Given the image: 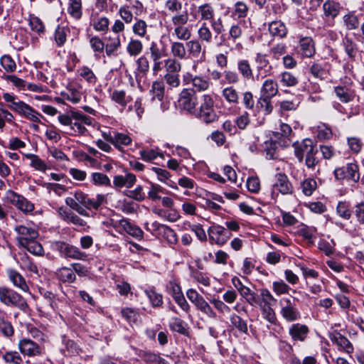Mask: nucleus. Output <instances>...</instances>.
Returning <instances> with one entry per match:
<instances>
[{
  "label": "nucleus",
  "instance_id": "f257e3e1",
  "mask_svg": "<svg viewBox=\"0 0 364 364\" xmlns=\"http://www.w3.org/2000/svg\"><path fill=\"white\" fill-rule=\"evenodd\" d=\"M14 231L19 246L34 255L41 256L44 254L41 244L37 241L39 234L34 225L30 223L18 225L15 226Z\"/></svg>",
  "mask_w": 364,
  "mask_h": 364
},
{
  "label": "nucleus",
  "instance_id": "f03ea898",
  "mask_svg": "<svg viewBox=\"0 0 364 364\" xmlns=\"http://www.w3.org/2000/svg\"><path fill=\"white\" fill-rule=\"evenodd\" d=\"M59 122L66 126L70 135H85L87 132L85 126H91L93 119L80 111L71 110L68 114L58 117Z\"/></svg>",
  "mask_w": 364,
  "mask_h": 364
},
{
  "label": "nucleus",
  "instance_id": "7ed1b4c3",
  "mask_svg": "<svg viewBox=\"0 0 364 364\" xmlns=\"http://www.w3.org/2000/svg\"><path fill=\"white\" fill-rule=\"evenodd\" d=\"M215 102L208 94L202 95L198 108H196L193 115L205 124L213 123L218 119V115L214 109Z\"/></svg>",
  "mask_w": 364,
  "mask_h": 364
},
{
  "label": "nucleus",
  "instance_id": "20e7f679",
  "mask_svg": "<svg viewBox=\"0 0 364 364\" xmlns=\"http://www.w3.org/2000/svg\"><path fill=\"white\" fill-rule=\"evenodd\" d=\"M188 21L189 14L186 11L172 16L171 23L173 26L172 36L178 41H187L191 38V30L186 26Z\"/></svg>",
  "mask_w": 364,
  "mask_h": 364
},
{
  "label": "nucleus",
  "instance_id": "39448f33",
  "mask_svg": "<svg viewBox=\"0 0 364 364\" xmlns=\"http://www.w3.org/2000/svg\"><path fill=\"white\" fill-rule=\"evenodd\" d=\"M0 302L7 306L17 307L25 312L28 309L26 300L21 294L4 286H0Z\"/></svg>",
  "mask_w": 364,
  "mask_h": 364
},
{
  "label": "nucleus",
  "instance_id": "423d86ee",
  "mask_svg": "<svg viewBox=\"0 0 364 364\" xmlns=\"http://www.w3.org/2000/svg\"><path fill=\"white\" fill-rule=\"evenodd\" d=\"M186 296L197 310L210 318H215L216 317V313L213 311V308L196 289H188L186 291Z\"/></svg>",
  "mask_w": 364,
  "mask_h": 364
},
{
  "label": "nucleus",
  "instance_id": "0eeeda50",
  "mask_svg": "<svg viewBox=\"0 0 364 364\" xmlns=\"http://www.w3.org/2000/svg\"><path fill=\"white\" fill-rule=\"evenodd\" d=\"M7 200L23 213H30L34 210L35 206L23 196L9 190L6 193Z\"/></svg>",
  "mask_w": 364,
  "mask_h": 364
},
{
  "label": "nucleus",
  "instance_id": "6e6552de",
  "mask_svg": "<svg viewBox=\"0 0 364 364\" xmlns=\"http://www.w3.org/2000/svg\"><path fill=\"white\" fill-rule=\"evenodd\" d=\"M316 147V144L314 143L310 139H305L301 142L294 144V154L299 161H302L304 156H306V166H312L314 160L311 161L309 157L311 151Z\"/></svg>",
  "mask_w": 364,
  "mask_h": 364
},
{
  "label": "nucleus",
  "instance_id": "1a4fd4ad",
  "mask_svg": "<svg viewBox=\"0 0 364 364\" xmlns=\"http://www.w3.org/2000/svg\"><path fill=\"white\" fill-rule=\"evenodd\" d=\"M178 105L180 109L193 114L197 105L195 90L183 89L179 94Z\"/></svg>",
  "mask_w": 364,
  "mask_h": 364
},
{
  "label": "nucleus",
  "instance_id": "9d476101",
  "mask_svg": "<svg viewBox=\"0 0 364 364\" xmlns=\"http://www.w3.org/2000/svg\"><path fill=\"white\" fill-rule=\"evenodd\" d=\"M55 248L60 252V255L65 258H71L85 261L87 259V255L82 252L78 247L64 242H57Z\"/></svg>",
  "mask_w": 364,
  "mask_h": 364
},
{
  "label": "nucleus",
  "instance_id": "9b49d317",
  "mask_svg": "<svg viewBox=\"0 0 364 364\" xmlns=\"http://www.w3.org/2000/svg\"><path fill=\"white\" fill-rule=\"evenodd\" d=\"M208 235L210 243L219 246L225 245L231 236L224 227L219 225L210 226L208 230Z\"/></svg>",
  "mask_w": 364,
  "mask_h": 364
},
{
  "label": "nucleus",
  "instance_id": "f8f14e48",
  "mask_svg": "<svg viewBox=\"0 0 364 364\" xmlns=\"http://www.w3.org/2000/svg\"><path fill=\"white\" fill-rule=\"evenodd\" d=\"M256 64V79L259 80L269 76L272 73V66L267 55L258 53L255 57Z\"/></svg>",
  "mask_w": 364,
  "mask_h": 364
},
{
  "label": "nucleus",
  "instance_id": "ddd939ff",
  "mask_svg": "<svg viewBox=\"0 0 364 364\" xmlns=\"http://www.w3.org/2000/svg\"><path fill=\"white\" fill-rule=\"evenodd\" d=\"M294 299L291 301L289 298H282L280 300L281 314L289 321H293L299 318V312L295 308Z\"/></svg>",
  "mask_w": 364,
  "mask_h": 364
},
{
  "label": "nucleus",
  "instance_id": "4468645a",
  "mask_svg": "<svg viewBox=\"0 0 364 364\" xmlns=\"http://www.w3.org/2000/svg\"><path fill=\"white\" fill-rule=\"evenodd\" d=\"M18 347L20 352L24 355L34 357L42 354V348L29 338L21 339Z\"/></svg>",
  "mask_w": 364,
  "mask_h": 364
},
{
  "label": "nucleus",
  "instance_id": "2eb2a0df",
  "mask_svg": "<svg viewBox=\"0 0 364 364\" xmlns=\"http://www.w3.org/2000/svg\"><path fill=\"white\" fill-rule=\"evenodd\" d=\"M6 273L9 280L15 287L23 292L29 291V287L25 278L18 272L14 269H8Z\"/></svg>",
  "mask_w": 364,
  "mask_h": 364
},
{
  "label": "nucleus",
  "instance_id": "dca6fc26",
  "mask_svg": "<svg viewBox=\"0 0 364 364\" xmlns=\"http://www.w3.org/2000/svg\"><path fill=\"white\" fill-rule=\"evenodd\" d=\"M136 64V80L138 84L145 82L146 81L147 75L149 72V62L146 57L141 56L137 59Z\"/></svg>",
  "mask_w": 364,
  "mask_h": 364
},
{
  "label": "nucleus",
  "instance_id": "f3484780",
  "mask_svg": "<svg viewBox=\"0 0 364 364\" xmlns=\"http://www.w3.org/2000/svg\"><path fill=\"white\" fill-rule=\"evenodd\" d=\"M4 100L9 103V107L13 111L17 112L19 115L22 116L25 114L26 109H28V104L23 101L17 100L16 96L10 93H4Z\"/></svg>",
  "mask_w": 364,
  "mask_h": 364
},
{
  "label": "nucleus",
  "instance_id": "a211bd4d",
  "mask_svg": "<svg viewBox=\"0 0 364 364\" xmlns=\"http://www.w3.org/2000/svg\"><path fill=\"white\" fill-rule=\"evenodd\" d=\"M273 188L274 191H279L282 194L291 193L292 191V187L287 176L281 173L276 174Z\"/></svg>",
  "mask_w": 364,
  "mask_h": 364
},
{
  "label": "nucleus",
  "instance_id": "6ab92c4d",
  "mask_svg": "<svg viewBox=\"0 0 364 364\" xmlns=\"http://www.w3.org/2000/svg\"><path fill=\"white\" fill-rule=\"evenodd\" d=\"M136 178L133 173H128L125 176L117 175L113 178V185L117 188H132L136 183Z\"/></svg>",
  "mask_w": 364,
  "mask_h": 364
},
{
  "label": "nucleus",
  "instance_id": "aec40b11",
  "mask_svg": "<svg viewBox=\"0 0 364 364\" xmlns=\"http://www.w3.org/2000/svg\"><path fill=\"white\" fill-rule=\"evenodd\" d=\"M278 85L273 79L265 80L260 90V95L269 98H272L278 93Z\"/></svg>",
  "mask_w": 364,
  "mask_h": 364
},
{
  "label": "nucleus",
  "instance_id": "412c9836",
  "mask_svg": "<svg viewBox=\"0 0 364 364\" xmlns=\"http://www.w3.org/2000/svg\"><path fill=\"white\" fill-rule=\"evenodd\" d=\"M331 340L337 344L347 353H351L353 351V346L352 343L340 333L335 332L329 335Z\"/></svg>",
  "mask_w": 364,
  "mask_h": 364
},
{
  "label": "nucleus",
  "instance_id": "4be33fe9",
  "mask_svg": "<svg viewBox=\"0 0 364 364\" xmlns=\"http://www.w3.org/2000/svg\"><path fill=\"white\" fill-rule=\"evenodd\" d=\"M289 334L294 341H304L306 338L309 329L306 326L300 323L293 324L289 328Z\"/></svg>",
  "mask_w": 364,
  "mask_h": 364
},
{
  "label": "nucleus",
  "instance_id": "5701e85b",
  "mask_svg": "<svg viewBox=\"0 0 364 364\" xmlns=\"http://www.w3.org/2000/svg\"><path fill=\"white\" fill-rule=\"evenodd\" d=\"M57 279L63 283H73L76 280V275L73 270L68 267H63L55 272Z\"/></svg>",
  "mask_w": 364,
  "mask_h": 364
},
{
  "label": "nucleus",
  "instance_id": "b1692460",
  "mask_svg": "<svg viewBox=\"0 0 364 364\" xmlns=\"http://www.w3.org/2000/svg\"><path fill=\"white\" fill-rule=\"evenodd\" d=\"M222 97L230 105H236L240 101L239 91L233 86L224 87L221 92Z\"/></svg>",
  "mask_w": 364,
  "mask_h": 364
},
{
  "label": "nucleus",
  "instance_id": "393cba45",
  "mask_svg": "<svg viewBox=\"0 0 364 364\" xmlns=\"http://www.w3.org/2000/svg\"><path fill=\"white\" fill-rule=\"evenodd\" d=\"M170 52L172 55L171 58L183 60L187 55L186 44L179 41H171Z\"/></svg>",
  "mask_w": 364,
  "mask_h": 364
},
{
  "label": "nucleus",
  "instance_id": "a878e982",
  "mask_svg": "<svg viewBox=\"0 0 364 364\" xmlns=\"http://www.w3.org/2000/svg\"><path fill=\"white\" fill-rule=\"evenodd\" d=\"M250 8L243 1H238L233 6L232 17L234 19H242L247 16Z\"/></svg>",
  "mask_w": 364,
  "mask_h": 364
},
{
  "label": "nucleus",
  "instance_id": "bb28decb",
  "mask_svg": "<svg viewBox=\"0 0 364 364\" xmlns=\"http://www.w3.org/2000/svg\"><path fill=\"white\" fill-rule=\"evenodd\" d=\"M237 68L241 76L247 80L253 79V72L250 62L245 59L237 61Z\"/></svg>",
  "mask_w": 364,
  "mask_h": 364
},
{
  "label": "nucleus",
  "instance_id": "cd10ccee",
  "mask_svg": "<svg viewBox=\"0 0 364 364\" xmlns=\"http://www.w3.org/2000/svg\"><path fill=\"white\" fill-rule=\"evenodd\" d=\"M302 55L307 58L312 57L316 53V48L312 38L305 37L300 40L299 42Z\"/></svg>",
  "mask_w": 364,
  "mask_h": 364
},
{
  "label": "nucleus",
  "instance_id": "c85d7f7f",
  "mask_svg": "<svg viewBox=\"0 0 364 364\" xmlns=\"http://www.w3.org/2000/svg\"><path fill=\"white\" fill-rule=\"evenodd\" d=\"M200 21H210L215 16V9L212 4L205 3L198 7Z\"/></svg>",
  "mask_w": 364,
  "mask_h": 364
},
{
  "label": "nucleus",
  "instance_id": "c756f323",
  "mask_svg": "<svg viewBox=\"0 0 364 364\" xmlns=\"http://www.w3.org/2000/svg\"><path fill=\"white\" fill-rule=\"evenodd\" d=\"M238 293L250 306H256V304L259 302V297L257 293L247 286L242 288Z\"/></svg>",
  "mask_w": 364,
  "mask_h": 364
},
{
  "label": "nucleus",
  "instance_id": "7c9ffc66",
  "mask_svg": "<svg viewBox=\"0 0 364 364\" xmlns=\"http://www.w3.org/2000/svg\"><path fill=\"white\" fill-rule=\"evenodd\" d=\"M302 273L306 279V284L309 286L311 291L313 294H316L318 291V287L313 284L312 280L316 279L318 277V273L316 270L309 269L308 267L301 268Z\"/></svg>",
  "mask_w": 364,
  "mask_h": 364
},
{
  "label": "nucleus",
  "instance_id": "2f4dec72",
  "mask_svg": "<svg viewBox=\"0 0 364 364\" xmlns=\"http://www.w3.org/2000/svg\"><path fill=\"white\" fill-rule=\"evenodd\" d=\"M256 107L258 112L263 113L264 115H269L273 110L272 98L260 95L257 100Z\"/></svg>",
  "mask_w": 364,
  "mask_h": 364
},
{
  "label": "nucleus",
  "instance_id": "473e14b6",
  "mask_svg": "<svg viewBox=\"0 0 364 364\" xmlns=\"http://www.w3.org/2000/svg\"><path fill=\"white\" fill-rule=\"evenodd\" d=\"M340 8L338 3L333 1H326L323 5L324 16L333 19L338 14Z\"/></svg>",
  "mask_w": 364,
  "mask_h": 364
},
{
  "label": "nucleus",
  "instance_id": "72a5a7b5",
  "mask_svg": "<svg viewBox=\"0 0 364 364\" xmlns=\"http://www.w3.org/2000/svg\"><path fill=\"white\" fill-rule=\"evenodd\" d=\"M62 95L64 99L73 104L78 103L82 98L81 91L73 85L69 86L67 90L62 93Z\"/></svg>",
  "mask_w": 364,
  "mask_h": 364
},
{
  "label": "nucleus",
  "instance_id": "f704fd0d",
  "mask_svg": "<svg viewBox=\"0 0 364 364\" xmlns=\"http://www.w3.org/2000/svg\"><path fill=\"white\" fill-rule=\"evenodd\" d=\"M269 31L273 36L283 38L287 35V28L284 23L280 21H272L269 25Z\"/></svg>",
  "mask_w": 364,
  "mask_h": 364
},
{
  "label": "nucleus",
  "instance_id": "c9c22d12",
  "mask_svg": "<svg viewBox=\"0 0 364 364\" xmlns=\"http://www.w3.org/2000/svg\"><path fill=\"white\" fill-rule=\"evenodd\" d=\"M111 100L124 108L131 101V97L124 90H114L110 95Z\"/></svg>",
  "mask_w": 364,
  "mask_h": 364
},
{
  "label": "nucleus",
  "instance_id": "e433bc0d",
  "mask_svg": "<svg viewBox=\"0 0 364 364\" xmlns=\"http://www.w3.org/2000/svg\"><path fill=\"white\" fill-rule=\"evenodd\" d=\"M166 73H179L182 68V64L179 60L175 58H168L164 63Z\"/></svg>",
  "mask_w": 364,
  "mask_h": 364
},
{
  "label": "nucleus",
  "instance_id": "4c0bfd02",
  "mask_svg": "<svg viewBox=\"0 0 364 364\" xmlns=\"http://www.w3.org/2000/svg\"><path fill=\"white\" fill-rule=\"evenodd\" d=\"M68 12L73 18L79 20L82 15V1L69 0Z\"/></svg>",
  "mask_w": 364,
  "mask_h": 364
},
{
  "label": "nucleus",
  "instance_id": "58836bf2",
  "mask_svg": "<svg viewBox=\"0 0 364 364\" xmlns=\"http://www.w3.org/2000/svg\"><path fill=\"white\" fill-rule=\"evenodd\" d=\"M122 316L129 323H136L140 321L139 310L133 308H123L121 311Z\"/></svg>",
  "mask_w": 364,
  "mask_h": 364
},
{
  "label": "nucleus",
  "instance_id": "ea45409f",
  "mask_svg": "<svg viewBox=\"0 0 364 364\" xmlns=\"http://www.w3.org/2000/svg\"><path fill=\"white\" fill-rule=\"evenodd\" d=\"M132 143V139L127 134L114 132L113 146L118 150H122L124 146H128Z\"/></svg>",
  "mask_w": 364,
  "mask_h": 364
},
{
  "label": "nucleus",
  "instance_id": "a19ab883",
  "mask_svg": "<svg viewBox=\"0 0 364 364\" xmlns=\"http://www.w3.org/2000/svg\"><path fill=\"white\" fill-rule=\"evenodd\" d=\"M165 86L163 81L156 80L152 84L150 93L152 100L161 101L164 96Z\"/></svg>",
  "mask_w": 364,
  "mask_h": 364
},
{
  "label": "nucleus",
  "instance_id": "79ce46f5",
  "mask_svg": "<svg viewBox=\"0 0 364 364\" xmlns=\"http://www.w3.org/2000/svg\"><path fill=\"white\" fill-rule=\"evenodd\" d=\"M186 46L188 54L193 58L200 56L202 52L201 43L198 39L188 40L186 43Z\"/></svg>",
  "mask_w": 364,
  "mask_h": 364
},
{
  "label": "nucleus",
  "instance_id": "37998d69",
  "mask_svg": "<svg viewBox=\"0 0 364 364\" xmlns=\"http://www.w3.org/2000/svg\"><path fill=\"white\" fill-rule=\"evenodd\" d=\"M24 156L31 160V166L37 171L45 172L48 168V166L44 161L33 154H26Z\"/></svg>",
  "mask_w": 364,
  "mask_h": 364
},
{
  "label": "nucleus",
  "instance_id": "c03bdc74",
  "mask_svg": "<svg viewBox=\"0 0 364 364\" xmlns=\"http://www.w3.org/2000/svg\"><path fill=\"white\" fill-rule=\"evenodd\" d=\"M199 41L210 43L212 41L213 33L205 22L203 23L197 31Z\"/></svg>",
  "mask_w": 364,
  "mask_h": 364
},
{
  "label": "nucleus",
  "instance_id": "a18cd8bd",
  "mask_svg": "<svg viewBox=\"0 0 364 364\" xmlns=\"http://www.w3.org/2000/svg\"><path fill=\"white\" fill-rule=\"evenodd\" d=\"M231 324L236 328L240 332L247 333L248 332V326L245 320L240 316L232 314L230 317Z\"/></svg>",
  "mask_w": 364,
  "mask_h": 364
},
{
  "label": "nucleus",
  "instance_id": "49530a36",
  "mask_svg": "<svg viewBox=\"0 0 364 364\" xmlns=\"http://www.w3.org/2000/svg\"><path fill=\"white\" fill-rule=\"evenodd\" d=\"M192 85L196 90L203 92L209 89L210 82L205 77L195 75Z\"/></svg>",
  "mask_w": 364,
  "mask_h": 364
},
{
  "label": "nucleus",
  "instance_id": "de8ad7c7",
  "mask_svg": "<svg viewBox=\"0 0 364 364\" xmlns=\"http://www.w3.org/2000/svg\"><path fill=\"white\" fill-rule=\"evenodd\" d=\"M150 187L148 192V198L152 201H156L161 198L160 193L165 194L166 191L160 185L149 182Z\"/></svg>",
  "mask_w": 364,
  "mask_h": 364
},
{
  "label": "nucleus",
  "instance_id": "09e8293b",
  "mask_svg": "<svg viewBox=\"0 0 364 364\" xmlns=\"http://www.w3.org/2000/svg\"><path fill=\"white\" fill-rule=\"evenodd\" d=\"M280 83L282 86L294 87L298 85L299 80L291 73L285 71L280 74Z\"/></svg>",
  "mask_w": 364,
  "mask_h": 364
},
{
  "label": "nucleus",
  "instance_id": "8fccbe9b",
  "mask_svg": "<svg viewBox=\"0 0 364 364\" xmlns=\"http://www.w3.org/2000/svg\"><path fill=\"white\" fill-rule=\"evenodd\" d=\"M120 225L130 235L135 237H141L143 235L142 230L136 225L131 224L127 220H121Z\"/></svg>",
  "mask_w": 364,
  "mask_h": 364
},
{
  "label": "nucleus",
  "instance_id": "3c124183",
  "mask_svg": "<svg viewBox=\"0 0 364 364\" xmlns=\"http://www.w3.org/2000/svg\"><path fill=\"white\" fill-rule=\"evenodd\" d=\"M90 181L95 186H110L109 178L102 173L94 172L90 176Z\"/></svg>",
  "mask_w": 364,
  "mask_h": 364
},
{
  "label": "nucleus",
  "instance_id": "603ef678",
  "mask_svg": "<svg viewBox=\"0 0 364 364\" xmlns=\"http://www.w3.org/2000/svg\"><path fill=\"white\" fill-rule=\"evenodd\" d=\"M143 49L142 43L138 39H131L127 46V50L130 55L136 56L139 55Z\"/></svg>",
  "mask_w": 364,
  "mask_h": 364
},
{
  "label": "nucleus",
  "instance_id": "864d4df0",
  "mask_svg": "<svg viewBox=\"0 0 364 364\" xmlns=\"http://www.w3.org/2000/svg\"><path fill=\"white\" fill-rule=\"evenodd\" d=\"M145 294L149 298L150 303L153 307H159L163 304V296L161 294L157 293L154 289L145 290Z\"/></svg>",
  "mask_w": 364,
  "mask_h": 364
},
{
  "label": "nucleus",
  "instance_id": "5fc2aeb1",
  "mask_svg": "<svg viewBox=\"0 0 364 364\" xmlns=\"http://www.w3.org/2000/svg\"><path fill=\"white\" fill-rule=\"evenodd\" d=\"M147 23L142 19H136L135 23L133 24L132 31L133 33L141 37L144 38L147 33Z\"/></svg>",
  "mask_w": 364,
  "mask_h": 364
},
{
  "label": "nucleus",
  "instance_id": "6e6d98bb",
  "mask_svg": "<svg viewBox=\"0 0 364 364\" xmlns=\"http://www.w3.org/2000/svg\"><path fill=\"white\" fill-rule=\"evenodd\" d=\"M346 177L355 182L360 179L359 168L355 163H349L345 166Z\"/></svg>",
  "mask_w": 364,
  "mask_h": 364
},
{
  "label": "nucleus",
  "instance_id": "4d7b16f0",
  "mask_svg": "<svg viewBox=\"0 0 364 364\" xmlns=\"http://www.w3.org/2000/svg\"><path fill=\"white\" fill-rule=\"evenodd\" d=\"M277 144L272 140H267L264 141V150L266 152V158L267 159H274L277 157Z\"/></svg>",
  "mask_w": 364,
  "mask_h": 364
},
{
  "label": "nucleus",
  "instance_id": "13d9d810",
  "mask_svg": "<svg viewBox=\"0 0 364 364\" xmlns=\"http://www.w3.org/2000/svg\"><path fill=\"white\" fill-rule=\"evenodd\" d=\"M259 296L260 298L259 297V302L256 304V306H259V304L266 306L272 305L275 301L274 298L270 291L267 289H261Z\"/></svg>",
  "mask_w": 364,
  "mask_h": 364
},
{
  "label": "nucleus",
  "instance_id": "bf43d9fd",
  "mask_svg": "<svg viewBox=\"0 0 364 364\" xmlns=\"http://www.w3.org/2000/svg\"><path fill=\"white\" fill-rule=\"evenodd\" d=\"M344 23L348 30H354L358 28L360 22L358 18L353 13H348L343 16Z\"/></svg>",
  "mask_w": 364,
  "mask_h": 364
},
{
  "label": "nucleus",
  "instance_id": "052dcab7",
  "mask_svg": "<svg viewBox=\"0 0 364 364\" xmlns=\"http://www.w3.org/2000/svg\"><path fill=\"white\" fill-rule=\"evenodd\" d=\"M337 213L345 220H349L351 216L350 204L346 201H340L336 208Z\"/></svg>",
  "mask_w": 364,
  "mask_h": 364
},
{
  "label": "nucleus",
  "instance_id": "680f3d73",
  "mask_svg": "<svg viewBox=\"0 0 364 364\" xmlns=\"http://www.w3.org/2000/svg\"><path fill=\"white\" fill-rule=\"evenodd\" d=\"M164 80L171 89L178 87L181 85L179 73H165Z\"/></svg>",
  "mask_w": 364,
  "mask_h": 364
},
{
  "label": "nucleus",
  "instance_id": "e2e57ef3",
  "mask_svg": "<svg viewBox=\"0 0 364 364\" xmlns=\"http://www.w3.org/2000/svg\"><path fill=\"white\" fill-rule=\"evenodd\" d=\"M161 233L167 242L171 245H175L178 242V237L176 232L170 227L165 225L162 227Z\"/></svg>",
  "mask_w": 364,
  "mask_h": 364
},
{
  "label": "nucleus",
  "instance_id": "0e129e2a",
  "mask_svg": "<svg viewBox=\"0 0 364 364\" xmlns=\"http://www.w3.org/2000/svg\"><path fill=\"white\" fill-rule=\"evenodd\" d=\"M125 195L139 202L143 201L145 199V193L141 186H137L134 190L127 191Z\"/></svg>",
  "mask_w": 364,
  "mask_h": 364
},
{
  "label": "nucleus",
  "instance_id": "69168bd1",
  "mask_svg": "<svg viewBox=\"0 0 364 364\" xmlns=\"http://www.w3.org/2000/svg\"><path fill=\"white\" fill-rule=\"evenodd\" d=\"M21 267L22 269L27 270L31 273L36 274L38 276L39 275L37 266L26 255L21 258Z\"/></svg>",
  "mask_w": 364,
  "mask_h": 364
},
{
  "label": "nucleus",
  "instance_id": "338daca9",
  "mask_svg": "<svg viewBox=\"0 0 364 364\" xmlns=\"http://www.w3.org/2000/svg\"><path fill=\"white\" fill-rule=\"evenodd\" d=\"M3 359L9 364H22L23 363L22 358L16 351L6 352L3 355Z\"/></svg>",
  "mask_w": 364,
  "mask_h": 364
},
{
  "label": "nucleus",
  "instance_id": "774afa93",
  "mask_svg": "<svg viewBox=\"0 0 364 364\" xmlns=\"http://www.w3.org/2000/svg\"><path fill=\"white\" fill-rule=\"evenodd\" d=\"M317 188V183L314 179L308 178L301 183L303 193L306 196H311Z\"/></svg>",
  "mask_w": 364,
  "mask_h": 364
}]
</instances>
